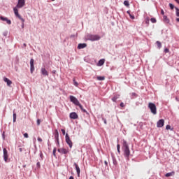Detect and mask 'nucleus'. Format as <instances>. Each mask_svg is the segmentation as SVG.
Segmentation results:
<instances>
[{
  "instance_id": "obj_46",
  "label": "nucleus",
  "mask_w": 179,
  "mask_h": 179,
  "mask_svg": "<svg viewBox=\"0 0 179 179\" xmlns=\"http://www.w3.org/2000/svg\"><path fill=\"white\" fill-rule=\"evenodd\" d=\"M38 142H43V139L40 137H38Z\"/></svg>"
},
{
  "instance_id": "obj_58",
  "label": "nucleus",
  "mask_w": 179,
  "mask_h": 179,
  "mask_svg": "<svg viewBox=\"0 0 179 179\" xmlns=\"http://www.w3.org/2000/svg\"><path fill=\"white\" fill-rule=\"evenodd\" d=\"M145 23H149V20H146V21H145Z\"/></svg>"
},
{
  "instance_id": "obj_48",
  "label": "nucleus",
  "mask_w": 179,
  "mask_h": 179,
  "mask_svg": "<svg viewBox=\"0 0 179 179\" xmlns=\"http://www.w3.org/2000/svg\"><path fill=\"white\" fill-rule=\"evenodd\" d=\"M61 131H62L63 135H65V129H62Z\"/></svg>"
},
{
  "instance_id": "obj_54",
  "label": "nucleus",
  "mask_w": 179,
  "mask_h": 179,
  "mask_svg": "<svg viewBox=\"0 0 179 179\" xmlns=\"http://www.w3.org/2000/svg\"><path fill=\"white\" fill-rule=\"evenodd\" d=\"M20 152H23V149L22 148H19Z\"/></svg>"
},
{
  "instance_id": "obj_24",
  "label": "nucleus",
  "mask_w": 179,
  "mask_h": 179,
  "mask_svg": "<svg viewBox=\"0 0 179 179\" xmlns=\"http://www.w3.org/2000/svg\"><path fill=\"white\" fill-rule=\"evenodd\" d=\"M174 174H176V172L174 171L169 172L166 173L165 177H171V176H174Z\"/></svg>"
},
{
  "instance_id": "obj_22",
  "label": "nucleus",
  "mask_w": 179,
  "mask_h": 179,
  "mask_svg": "<svg viewBox=\"0 0 179 179\" xmlns=\"http://www.w3.org/2000/svg\"><path fill=\"white\" fill-rule=\"evenodd\" d=\"M104 62H106V59H101L98 62V66H103L104 65Z\"/></svg>"
},
{
  "instance_id": "obj_33",
  "label": "nucleus",
  "mask_w": 179,
  "mask_h": 179,
  "mask_svg": "<svg viewBox=\"0 0 179 179\" xmlns=\"http://www.w3.org/2000/svg\"><path fill=\"white\" fill-rule=\"evenodd\" d=\"M169 7H170V9L171 10L174 9V8H176V6L171 3H169Z\"/></svg>"
},
{
  "instance_id": "obj_45",
  "label": "nucleus",
  "mask_w": 179,
  "mask_h": 179,
  "mask_svg": "<svg viewBox=\"0 0 179 179\" xmlns=\"http://www.w3.org/2000/svg\"><path fill=\"white\" fill-rule=\"evenodd\" d=\"M2 138L5 140V131H3L2 134Z\"/></svg>"
},
{
  "instance_id": "obj_23",
  "label": "nucleus",
  "mask_w": 179,
  "mask_h": 179,
  "mask_svg": "<svg viewBox=\"0 0 179 179\" xmlns=\"http://www.w3.org/2000/svg\"><path fill=\"white\" fill-rule=\"evenodd\" d=\"M112 159L114 166H117L118 163L117 162V159H115V157L113 155H112Z\"/></svg>"
},
{
  "instance_id": "obj_3",
  "label": "nucleus",
  "mask_w": 179,
  "mask_h": 179,
  "mask_svg": "<svg viewBox=\"0 0 179 179\" xmlns=\"http://www.w3.org/2000/svg\"><path fill=\"white\" fill-rule=\"evenodd\" d=\"M148 108H150L151 113L154 114V115L157 114V108H156V104L150 102L148 104Z\"/></svg>"
},
{
  "instance_id": "obj_12",
  "label": "nucleus",
  "mask_w": 179,
  "mask_h": 179,
  "mask_svg": "<svg viewBox=\"0 0 179 179\" xmlns=\"http://www.w3.org/2000/svg\"><path fill=\"white\" fill-rule=\"evenodd\" d=\"M0 19L3 22H6L7 24H12V21H10V20L8 19L6 17L1 16Z\"/></svg>"
},
{
  "instance_id": "obj_43",
  "label": "nucleus",
  "mask_w": 179,
  "mask_h": 179,
  "mask_svg": "<svg viewBox=\"0 0 179 179\" xmlns=\"http://www.w3.org/2000/svg\"><path fill=\"white\" fill-rule=\"evenodd\" d=\"M171 129V126H170V125H166V129Z\"/></svg>"
},
{
  "instance_id": "obj_59",
  "label": "nucleus",
  "mask_w": 179,
  "mask_h": 179,
  "mask_svg": "<svg viewBox=\"0 0 179 179\" xmlns=\"http://www.w3.org/2000/svg\"><path fill=\"white\" fill-rule=\"evenodd\" d=\"M23 46H24V47H26V46H27L26 43H24V44H23Z\"/></svg>"
},
{
  "instance_id": "obj_10",
  "label": "nucleus",
  "mask_w": 179,
  "mask_h": 179,
  "mask_svg": "<svg viewBox=\"0 0 179 179\" xmlns=\"http://www.w3.org/2000/svg\"><path fill=\"white\" fill-rule=\"evenodd\" d=\"M71 120H78L79 118V115L76 113V112H72L69 115Z\"/></svg>"
},
{
  "instance_id": "obj_51",
  "label": "nucleus",
  "mask_w": 179,
  "mask_h": 179,
  "mask_svg": "<svg viewBox=\"0 0 179 179\" xmlns=\"http://www.w3.org/2000/svg\"><path fill=\"white\" fill-rule=\"evenodd\" d=\"M56 142H57V146L59 147V140L56 141Z\"/></svg>"
},
{
  "instance_id": "obj_62",
  "label": "nucleus",
  "mask_w": 179,
  "mask_h": 179,
  "mask_svg": "<svg viewBox=\"0 0 179 179\" xmlns=\"http://www.w3.org/2000/svg\"><path fill=\"white\" fill-rule=\"evenodd\" d=\"M52 1H55V0H52Z\"/></svg>"
},
{
  "instance_id": "obj_42",
  "label": "nucleus",
  "mask_w": 179,
  "mask_h": 179,
  "mask_svg": "<svg viewBox=\"0 0 179 179\" xmlns=\"http://www.w3.org/2000/svg\"><path fill=\"white\" fill-rule=\"evenodd\" d=\"M169 48H165L164 49L165 54H167L169 52Z\"/></svg>"
},
{
  "instance_id": "obj_7",
  "label": "nucleus",
  "mask_w": 179,
  "mask_h": 179,
  "mask_svg": "<svg viewBox=\"0 0 179 179\" xmlns=\"http://www.w3.org/2000/svg\"><path fill=\"white\" fill-rule=\"evenodd\" d=\"M13 10L15 16L18 17V19H20V20H21L22 22H24V19H23L22 16H20V15L19 14V10L16 8V7L13 8Z\"/></svg>"
},
{
  "instance_id": "obj_16",
  "label": "nucleus",
  "mask_w": 179,
  "mask_h": 179,
  "mask_svg": "<svg viewBox=\"0 0 179 179\" xmlns=\"http://www.w3.org/2000/svg\"><path fill=\"white\" fill-rule=\"evenodd\" d=\"M41 72L43 76H48V71L45 70V68H41Z\"/></svg>"
},
{
  "instance_id": "obj_52",
  "label": "nucleus",
  "mask_w": 179,
  "mask_h": 179,
  "mask_svg": "<svg viewBox=\"0 0 179 179\" xmlns=\"http://www.w3.org/2000/svg\"><path fill=\"white\" fill-rule=\"evenodd\" d=\"M103 122H104V124H107V120L103 118Z\"/></svg>"
},
{
  "instance_id": "obj_27",
  "label": "nucleus",
  "mask_w": 179,
  "mask_h": 179,
  "mask_svg": "<svg viewBox=\"0 0 179 179\" xmlns=\"http://www.w3.org/2000/svg\"><path fill=\"white\" fill-rule=\"evenodd\" d=\"M97 80H104L106 79L105 76H97Z\"/></svg>"
},
{
  "instance_id": "obj_11",
  "label": "nucleus",
  "mask_w": 179,
  "mask_h": 179,
  "mask_svg": "<svg viewBox=\"0 0 179 179\" xmlns=\"http://www.w3.org/2000/svg\"><path fill=\"white\" fill-rule=\"evenodd\" d=\"M30 72L31 73H33V72H34V59H30Z\"/></svg>"
},
{
  "instance_id": "obj_29",
  "label": "nucleus",
  "mask_w": 179,
  "mask_h": 179,
  "mask_svg": "<svg viewBox=\"0 0 179 179\" xmlns=\"http://www.w3.org/2000/svg\"><path fill=\"white\" fill-rule=\"evenodd\" d=\"M124 6H127V8H129V1H124Z\"/></svg>"
},
{
  "instance_id": "obj_37",
  "label": "nucleus",
  "mask_w": 179,
  "mask_h": 179,
  "mask_svg": "<svg viewBox=\"0 0 179 179\" xmlns=\"http://www.w3.org/2000/svg\"><path fill=\"white\" fill-rule=\"evenodd\" d=\"M36 167H37L38 169H40V168L41 167V165L40 164V162H38L36 163Z\"/></svg>"
},
{
  "instance_id": "obj_31",
  "label": "nucleus",
  "mask_w": 179,
  "mask_h": 179,
  "mask_svg": "<svg viewBox=\"0 0 179 179\" xmlns=\"http://www.w3.org/2000/svg\"><path fill=\"white\" fill-rule=\"evenodd\" d=\"M175 9L176 10V16L179 17V8L178 7H176Z\"/></svg>"
},
{
  "instance_id": "obj_4",
  "label": "nucleus",
  "mask_w": 179,
  "mask_h": 179,
  "mask_svg": "<svg viewBox=\"0 0 179 179\" xmlns=\"http://www.w3.org/2000/svg\"><path fill=\"white\" fill-rule=\"evenodd\" d=\"M66 143L67 145H69L70 149H72V147L73 146V143H72V141H71V138L69 137V134H66Z\"/></svg>"
},
{
  "instance_id": "obj_18",
  "label": "nucleus",
  "mask_w": 179,
  "mask_h": 179,
  "mask_svg": "<svg viewBox=\"0 0 179 179\" xmlns=\"http://www.w3.org/2000/svg\"><path fill=\"white\" fill-rule=\"evenodd\" d=\"M163 22H164V23H166L167 24H169V23H170V19H169V17H167V15H163Z\"/></svg>"
},
{
  "instance_id": "obj_13",
  "label": "nucleus",
  "mask_w": 179,
  "mask_h": 179,
  "mask_svg": "<svg viewBox=\"0 0 179 179\" xmlns=\"http://www.w3.org/2000/svg\"><path fill=\"white\" fill-rule=\"evenodd\" d=\"M73 166H75V167H76L78 177H80V168L79 167V165H78V164H76V162H75L73 164Z\"/></svg>"
},
{
  "instance_id": "obj_28",
  "label": "nucleus",
  "mask_w": 179,
  "mask_h": 179,
  "mask_svg": "<svg viewBox=\"0 0 179 179\" xmlns=\"http://www.w3.org/2000/svg\"><path fill=\"white\" fill-rule=\"evenodd\" d=\"M127 13L129 15V17L131 18V19H135V15H132L131 14V11H129V10H128L127 12Z\"/></svg>"
},
{
  "instance_id": "obj_6",
  "label": "nucleus",
  "mask_w": 179,
  "mask_h": 179,
  "mask_svg": "<svg viewBox=\"0 0 179 179\" xmlns=\"http://www.w3.org/2000/svg\"><path fill=\"white\" fill-rule=\"evenodd\" d=\"M3 157L4 159V162L6 163H8V158L9 157V155H8V150L6 148L3 149Z\"/></svg>"
},
{
  "instance_id": "obj_5",
  "label": "nucleus",
  "mask_w": 179,
  "mask_h": 179,
  "mask_svg": "<svg viewBox=\"0 0 179 179\" xmlns=\"http://www.w3.org/2000/svg\"><path fill=\"white\" fill-rule=\"evenodd\" d=\"M70 101L73 104H75V106H78L80 104V102H79V100L76 99L74 96H70Z\"/></svg>"
},
{
  "instance_id": "obj_57",
  "label": "nucleus",
  "mask_w": 179,
  "mask_h": 179,
  "mask_svg": "<svg viewBox=\"0 0 179 179\" xmlns=\"http://www.w3.org/2000/svg\"><path fill=\"white\" fill-rule=\"evenodd\" d=\"M69 179H74L73 176H70Z\"/></svg>"
},
{
  "instance_id": "obj_38",
  "label": "nucleus",
  "mask_w": 179,
  "mask_h": 179,
  "mask_svg": "<svg viewBox=\"0 0 179 179\" xmlns=\"http://www.w3.org/2000/svg\"><path fill=\"white\" fill-rule=\"evenodd\" d=\"M41 122V120L40 119L37 120V125L39 126Z\"/></svg>"
},
{
  "instance_id": "obj_20",
  "label": "nucleus",
  "mask_w": 179,
  "mask_h": 179,
  "mask_svg": "<svg viewBox=\"0 0 179 179\" xmlns=\"http://www.w3.org/2000/svg\"><path fill=\"white\" fill-rule=\"evenodd\" d=\"M55 141H59V133L57 129L55 131Z\"/></svg>"
},
{
  "instance_id": "obj_53",
  "label": "nucleus",
  "mask_w": 179,
  "mask_h": 179,
  "mask_svg": "<svg viewBox=\"0 0 179 179\" xmlns=\"http://www.w3.org/2000/svg\"><path fill=\"white\" fill-rule=\"evenodd\" d=\"M104 164L106 166H108V162H107V161H104Z\"/></svg>"
},
{
  "instance_id": "obj_2",
  "label": "nucleus",
  "mask_w": 179,
  "mask_h": 179,
  "mask_svg": "<svg viewBox=\"0 0 179 179\" xmlns=\"http://www.w3.org/2000/svg\"><path fill=\"white\" fill-rule=\"evenodd\" d=\"M101 37L99 35H94L88 34L85 36V40H88L89 41H99Z\"/></svg>"
},
{
  "instance_id": "obj_55",
  "label": "nucleus",
  "mask_w": 179,
  "mask_h": 179,
  "mask_svg": "<svg viewBox=\"0 0 179 179\" xmlns=\"http://www.w3.org/2000/svg\"><path fill=\"white\" fill-rule=\"evenodd\" d=\"M175 1H176V3L179 5V0H175Z\"/></svg>"
},
{
  "instance_id": "obj_19",
  "label": "nucleus",
  "mask_w": 179,
  "mask_h": 179,
  "mask_svg": "<svg viewBox=\"0 0 179 179\" xmlns=\"http://www.w3.org/2000/svg\"><path fill=\"white\" fill-rule=\"evenodd\" d=\"M78 106L80 108L81 111H83V113H85V114H87V115H89V112H87V110H86V109L83 108V106H82V104H78Z\"/></svg>"
},
{
  "instance_id": "obj_50",
  "label": "nucleus",
  "mask_w": 179,
  "mask_h": 179,
  "mask_svg": "<svg viewBox=\"0 0 179 179\" xmlns=\"http://www.w3.org/2000/svg\"><path fill=\"white\" fill-rule=\"evenodd\" d=\"M24 22H22V29H24Z\"/></svg>"
},
{
  "instance_id": "obj_32",
  "label": "nucleus",
  "mask_w": 179,
  "mask_h": 179,
  "mask_svg": "<svg viewBox=\"0 0 179 179\" xmlns=\"http://www.w3.org/2000/svg\"><path fill=\"white\" fill-rule=\"evenodd\" d=\"M120 144L117 145V153H119V155L121 153V151L120 150Z\"/></svg>"
},
{
  "instance_id": "obj_39",
  "label": "nucleus",
  "mask_w": 179,
  "mask_h": 179,
  "mask_svg": "<svg viewBox=\"0 0 179 179\" xmlns=\"http://www.w3.org/2000/svg\"><path fill=\"white\" fill-rule=\"evenodd\" d=\"M131 96H134L135 97H138V94H136V93H135V92H132Z\"/></svg>"
},
{
  "instance_id": "obj_9",
  "label": "nucleus",
  "mask_w": 179,
  "mask_h": 179,
  "mask_svg": "<svg viewBox=\"0 0 179 179\" xmlns=\"http://www.w3.org/2000/svg\"><path fill=\"white\" fill-rule=\"evenodd\" d=\"M163 127H164V119H160L157 122V128H163Z\"/></svg>"
},
{
  "instance_id": "obj_17",
  "label": "nucleus",
  "mask_w": 179,
  "mask_h": 179,
  "mask_svg": "<svg viewBox=\"0 0 179 179\" xmlns=\"http://www.w3.org/2000/svg\"><path fill=\"white\" fill-rule=\"evenodd\" d=\"M3 80L7 83V86H10V85H12V80H9V78L4 77Z\"/></svg>"
},
{
  "instance_id": "obj_15",
  "label": "nucleus",
  "mask_w": 179,
  "mask_h": 179,
  "mask_svg": "<svg viewBox=\"0 0 179 179\" xmlns=\"http://www.w3.org/2000/svg\"><path fill=\"white\" fill-rule=\"evenodd\" d=\"M86 47H87V44H86V43H79L77 48L78 50H82L83 48H86Z\"/></svg>"
},
{
  "instance_id": "obj_40",
  "label": "nucleus",
  "mask_w": 179,
  "mask_h": 179,
  "mask_svg": "<svg viewBox=\"0 0 179 179\" xmlns=\"http://www.w3.org/2000/svg\"><path fill=\"white\" fill-rule=\"evenodd\" d=\"M24 138H29V134L27 133L24 134Z\"/></svg>"
},
{
  "instance_id": "obj_35",
  "label": "nucleus",
  "mask_w": 179,
  "mask_h": 179,
  "mask_svg": "<svg viewBox=\"0 0 179 179\" xmlns=\"http://www.w3.org/2000/svg\"><path fill=\"white\" fill-rule=\"evenodd\" d=\"M150 21L152 22V23H156L157 22L156 18H151Z\"/></svg>"
},
{
  "instance_id": "obj_1",
  "label": "nucleus",
  "mask_w": 179,
  "mask_h": 179,
  "mask_svg": "<svg viewBox=\"0 0 179 179\" xmlns=\"http://www.w3.org/2000/svg\"><path fill=\"white\" fill-rule=\"evenodd\" d=\"M124 156L127 160H129V156H131V151L129 150V145L127 141L123 140L122 143Z\"/></svg>"
},
{
  "instance_id": "obj_56",
  "label": "nucleus",
  "mask_w": 179,
  "mask_h": 179,
  "mask_svg": "<svg viewBox=\"0 0 179 179\" xmlns=\"http://www.w3.org/2000/svg\"><path fill=\"white\" fill-rule=\"evenodd\" d=\"M71 38H73V37H75V35H71Z\"/></svg>"
},
{
  "instance_id": "obj_8",
  "label": "nucleus",
  "mask_w": 179,
  "mask_h": 179,
  "mask_svg": "<svg viewBox=\"0 0 179 179\" xmlns=\"http://www.w3.org/2000/svg\"><path fill=\"white\" fill-rule=\"evenodd\" d=\"M57 152L61 153V155H68L69 153V150H66V148H59L57 149Z\"/></svg>"
},
{
  "instance_id": "obj_60",
  "label": "nucleus",
  "mask_w": 179,
  "mask_h": 179,
  "mask_svg": "<svg viewBox=\"0 0 179 179\" xmlns=\"http://www.w3.org/2000/svg\"><path fill=\"white\" fill-rule=\"evenodd\" d=\"M22 167L24 169L26 168V165H23Z\"/></svg>"
},
{
  "instance_id": "obj_49",
  "label": "nucleus",
  "mask_w": 179,
  "mask_h": 179,
  "mask_svg": "<svg viewBox=\"0 0 179 179\" xmlns=\"http://www.w3.org/2000/svg\"><path fill=\"white\" fill-rule=\"evenodd\" d=\"M52 73H53V75H55L57 73V71L56 70H53L52 71Z\"/></svg>"
},
{
  "instance_id": "obj_61",
  "label": "nucleus",
  "mask_w": 179,
  "mask_h": 179,
  "mask_svg": "<svg viewBox=\"0 0 179 179\" xmlns=\"http://www.w3.org/2000/svg\"><path fill=\"white\" fill-rule=\"evenodd\" d=\"M49 142H50V141L48 140V145Z\"/></svg>"
},
{
  "instance_id": "obj_21",
  "label": "nucleus",
  "mask_w": 179,
  "mask_h": 179,
  "mask_svg": "<svg viewBox=\"0 0 179 179\" xmlns=\"http://www.w3.org/2000/svg\"><path fill=\"white\" fill-rule=\"evenodd\" d=\"M118 99H120V94H115L114 95V96L111 99L112 101H113L114 103H117V100H118Z\"/></svg>"
},
{
  "instance_id": "obj_41",
  "label": "nucleus",
  "mask_w": 179,
  "mask_h": 179,
  "mask_svg": "<svg viewBox=\"0 0 179 179\" xmlns=\"http://www.w3.org/2000/svg\"><path fill=\"white\" fill-rule=\"evenodd\" d=\"M3 35L4 36V37H6V36H8V31H4L3 33Z\"/></svg>"
},
{
  "instance_id": "obj_25",
  "label": "nucleus",
  "mask_w": 179,
  "mask_h": 179,
  "mask_svg": "<svg viewBox=\"0 0 179 179\" xmlns=\"http://www.w3.org/2000/svg\"><path fill=\"white\" fill-rule=\"evenodd\" d=\"M156 44H157V48H159V50H160V48H162V42L157 41L156 42Z\"/></svg>"
},
{
  "instance_id": "obj_44",
  "label": "nucleus",
  "mask_w": 179,
  "mask_h": 179,
  "mask_svg": "<svg viewBox=\"0 0 179 179\" xmlns=\"http://www.w3.org/2000/svg\"><path fill=\"white\" fill-rule=\"evenodd\" d=\"M120 107H122V108L125 107V104H124L123 102L120 103Z\"/></svg>"
},
{
  "instance_id": "obj_34",
  "label": "nucleus",
  "mask_w": 179,
  "mask_h": 179,
  "mask_svg": "<svg viewBox=\"0 0 179 179\" xmlns=\"http://www.w3.org/2000/svg\"><path fill=\"white\" fill-rule=\"evenodd\" d=\"M73 85L74 86H79V83H78V82H76V80L75 79L73 80Z\"/></svg>"
},
{
  "instance_id": "obj_26",
  "label": "nucleus",
  "mask_w": 179,
  "mask_h": 179,
  "mask_svg": "<svg viewBox=\"0 0 179 179\" xmlns=\"http://www.w3.org/2000/svg\"><path fill=\"white\" fill-rule=\"evenodd\" d=\"M57 148H53V152H52V155H53V156H54V157H57Z\"/></svg>"
},
{
  "instance_id": "obj_36",
  "label": "nucleus",
  "mask_w": 179,
  "mask_h": 179,
  "mask_svg": "<svg viewBox=\"0 0 179 179\" xmlns=\"http://www.w3.org/2000/svg\"><path fill=\"white\" fill-rule=\"evenodd\" d=\"M39 156H40L41 160H43L44 156L43 155V152H42L41 151H40V155H39Z\"/></svg>"
},
{
  "instance_id": "obj_47",
  "label": "nucleus",
  "mask_w": 179,
  "mask_h": 179,
  "mask_svg": "<svg viewBox=\"0 0 179 179\" xmlns=\"http://www.w3.org/2000/svg\"><path fill=\"white\" fill-rule=\"evenodd\" d=\"M161 15H163V16H164V10H163V9L161 10Z\"/></svg>"
},
{
  "instance_id": "obj_30",
  "label": "nucleus",
  "mask_w": 179,
  "mask_h": 179,
  "mask_svg": "<svg viewBox=\"0 0 179 179\" xmlns=\"http://www.w3.org/2000/svg\"><path fill=\"white\" fill-rule=\"evenodd\" d=\"M13 122H16V113H15V110H13Z\"/></svg>"
},
{
  "instance_id": "obj_14",
  "label": "nucleus",
  "mask_w": 179,
  "mask_h": 179,
  "mask_svg": "<svg viewBox=\"0 0 179 179\" xmlns=\"http://www.w3.org/2000/svg\"><path fill=\"white\" fill-rule=\"evenodd\" d=\"M24 4H25L24 0H18V3L17 5V8H23Z\"/></svg>"
}]
</instances>
